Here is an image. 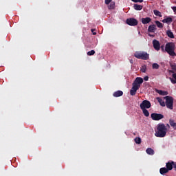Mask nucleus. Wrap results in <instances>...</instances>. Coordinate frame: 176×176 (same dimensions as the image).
Returning a JSON list of instances; mask_svg holds the SVG:
<instances>
[{"instance_id": "bb28decb", "label": "nucleus", "mask_w": 176, "mask_h": 176, "mask_svg": "<svg viewBox=\"0 0 176 176\" xmlns=\"http://www.w3.org/2000/svg\"><path fill=\"white\" fill-rule=\"evenodd\" d=\"M155 24H156L157 27H158V28H163V23H162V22H160L159 21H156Z\"/></svg>"}, {"instance_id": "f8f14e48", "label": "nucleus", "mask_w": 176, "mask_h": 176, "mask_svg": "<svg viewBox=\"0 0 176 176\" xmlns=\"http://www.w3.org/2000/svg\"><path fill=\"white\" fill-rule=\"evenodd\" d=\"M155 91L156 93L160 94V96H168V92L167 91L156 89Z\"/></svg>"}, {"instance_id": "e433bc0d", "label": "nucleus", "mask_w": 176, "mask_h": 176, "mask_svg": "<svg viewBox=\"0 0 176 176\" xmlns=\"http://www.w3.org/2000/svg\"><path fill=\"white\" fill-rule=\"evenodd\" d=\"M172 10H173L174 13H176V7H172Z\"/></svg>"}, {"instance_id": "f03ea898", "label": "nucleus", "mask_w": 176, "mask_h": 176, "mask_svg": "<svg viewBox=\"0 0 176 176\" xmlns=\"http://www.w3.org/2000/svg\"><path fill=\"white\" fill-rule=\"evenodd\" d=\"M175 44L173 42H170L166 44L165 45V51L167 52L169 56H176L175 54Z\"/></svg>"}, {"instance_id": "0eeeda50", "label": "nucleus", "mask_w": 176, "mask_h": 176, "mask_svg": "<svg viewBox=\"0 0 176 176\" xmlns=\"http://www.w3.org/2000/svg\"><path fill=\"white\" fill-rule=\"evenodd\" d=\"M126 23L131 27H135V25H138V21L134 18H129L126 20Z\"/></svg>"}, {"instance_id": "39448f33", "label": "nucleus", "mask_w": 176, "mask_h": 176, "mask_svg": "<svg viewBox=\"0 0 176 176\" xmlns=\"http://www.w3.org/2000/svg\"><path fill=\"white\" fill-rule=\"evenodd\" d=\"M144 83V78L141 77H137L133 81L132 86H135L140 89L141 87V85Z\"/></svg>"}, {"instance_id": "6ab92c4d", "label": "nucleus", "mask_w": 176, "mask_h": 176, "mask_svg": "<svg viewBox=\"0 0 176 176\" xmlns=\"http://www.w3.org/2000/svg\"><path fill=\"white\" fill-rule=\"evenodd\" d=\"M146 153H147V155H150L151 156L155 155V151L153 149H152V148H148L146 150Z\"/></svg>"}, {"instance_id": "412c9836", "label": "nucleus", "mask_w": 176, "mask_h": 176, "mask_svg": "<svg viewBox=\"0 0 176 176\" xmlns=\"http://www.w3.org/2000/svg\"><path fill=\"white\" fill-rule=\"evenodd\" d=\"M157 100L160 104L161 105V107H166V102H164L163 99H162L161 98H157Z\"/></svg>"}, {"instance_id": "4468645a", "label": "nucleus", "mask_w": 176, "mask_h": 176, "mask_svg": "<svg viewBox=\"0 0 176 176\" xmlns=\"http://www.w3.org/2000/svg\"><path fill=\"white\" fill-rule=\"evenodd\" d=\"M162 23H166V24H171L173 23V18L166 17L162 20Z\"/></svg>"}, {"instance_id": "c85d7f7f", "label": "nucleus", "mask_w": 176, "mask_h": 176, "mask_svg": "<svg viewBox=\"0 0 176 176\" xmlns=\"http://www.w3.org/2000/svg\"><path fill=\"white\" fill-rule=\"evenodd\" d=\"M94 54H96V51L93 50L87 52V56H94Z\"/></svg>"}, {"instance_id": "20e7f679", "label": "nucleus", "mask_w": 176, "mask_h": 176, "mask_svg": "<svg viewBox=\"0 0 176 176\" xmlns=\"http://www.w3.org/2000/svg\"><path fill=\"white\" fill-rule=\"evenodd\" d=\"M164 99L166 100L165 105L168 109H173V105H174V98L170 96H166L164 97Z\"/></svg>"}, {"instance_id": "4c0bfd02", "label": "nucleus", "mask_w": 176, "mask_h": 176, "mask_svg": "<svg viewBox=\"0 0 176 176\" xmlns=\"http://www.w3.org/2000/svg\"><path fill=\"white\" fill-rule=\"evenodd\" d=\"M173 167H174V168H176V164H175V162H173Z\"/></svg>"}, {"instance_id": "9d476101", "label": "nucleus", "mask_w": 176, "mask_h": 176, "mask_svg": "<svg viewBox=\"0 0 176 176\" xmlns=\"http://www.w3.org/2000/svg\"><path fill=\"white\" fill-rule=\"evenodd\" d=\"M140 88H138V87H135V85H132V88L130 90V94L131 96H135L137 94V90H138Z\"/></svg>"}, {"instance_id": "aec40b11", "label": "nucleus", "mask_w": 176, "mask_h": 176, "mask_svg": "<svg viewBox=\"0 0 176 176\" xmlns=\"http://www.w3.org/2000/svg\"><path fill=\"white\" fill-rule=\"evenodd\" d=\"M169 124L171 127H173L174 130H176V122L173 119L169 120Z\"/></svg>"}, {"instance_id": "f3484780", "label": "nucleus", "mask_w": 176, "mask_h": 176, "mask_svg": "<svg viewBox=\"0 0 176 176\" xmlns=\"http://www.w3.org/2000/svg\"><path fill=\"white\" fill-rule=\"evenodd\" d=\"M173 78L170 77L169 79L173 85L176 84V73L172 74Z\"/></svg>"}, {"instance_id": "2eb2a0df", "label": "nucleus", "mask_w": 176, "mask_h": 176, "mask_svg": "<svg viewBox=\"0 0 176 176\" xmlns=\"http://www.w3.org/2000/svg\"><path fill=\"white\" fill-rule=\"evenodd\" d=\"M148 32H155L156 31V25H151L148 26Z\"/></svg>"}, {"instance_id": "b1692460", "label": "nucleus", "mask_w": 176, "mask_h": 176, "mask_svg": "<svg viewBox=\"0 0 176 176\" xmlns=\"http://www.w3.org/2000/svg\"><path fill=\"white\" fill-rule=\"evenodd\" d=\"M142 111L143 112V115H144L146 118L149 116V111L146 109H142Z\"/></svg>"}, {"instance_id": "1a4fd4ad", "label": "nucleus", "mask_w": 176, "mask_h": 176, "mask_svg": "<svg viewBox=\"0 0 176 176\" xmlns=\"http://www.w3.org/2000/svg\"><path fill=\"white\" fill-rule=\"evenodd\" d=\"M153 45L155 50L159 51L160 50V43L159 41L155 39L153 41Z\"/></svg>"}, {"instance_id": "423d86ee", "label": "nucleus", "mask_w": 176, "mask_h": 176, "mask_svg": "<svg viewBox=\"0 0 176 176\" xmlns=\"http://www.w3.org/2000/svg\"><path fill=\"white\" fill-rule=\"evenodd\" d=\"M152 107L149 100H144L140 104V109H149Z\"/></svg>"}, {"instance_id": "58836bf2", "label": "nucleus", "mask_w": 176, "mask_h": 176, "mask_svg": "<svg viewBox=\"0 0 176 176\" xmlns=\"http://www.w3.org/2000/svg\"><path fill=\"white\" fill-rule=\"evenodd\" d=\"M166 126H167L168 127H170V124H167Z\"/></svg>"}, {"instance_id": "9b49d317", "label": "nucleus", "mask_w": 176, "mask_h": 176, "mask_svg": "<svg viewBox=\"0 0 176 176\" xmlns=\"http://www.w3.org/2000/svg\"><path fill=\"white\" fill-rule=\"evenodd\" d=\"M152 21V19L150 17H146L142 19V24H149Z\"/></svg>"}, {"instance_id": "f257e3e1", "label": "nucleus", "mask_w": 176, "mask_h": 176, "mask_svg": "<svg viewBox=\"0 0 176 176\" xmlns=\"http://www.w3.org/2000/svg\"><path fill=\"white\" fill-rule=\"evenodd\" d=\"M167 134V127L163 123H160L157 125L155 135L159 138H163Z\"/></svg>"}, {"instance_id": "393cba45", "label": "nucleus", "mask_w": 176, "mask_h": 176, "mask_svg": "<svg viewBox=\"0 0 176 176\" xmlns=\"http://www.w3.org/2000/svg\"><path fill=\"white\" fill-rule=\"evenodd\" d=\"M166 35H168V38H174V34L170 30L166 32Z\"/></svg>"}, {"instance_id": "c756f323", "label": "nucleus", "mask_w": 176, "mask_h": 176, "mask_svg": "<svg viewBox=\"0 0 176 176\" xmlns=\"http://www.w3.org/2000/svg\"><path fill=\"white\" fill-rule=\"evenodd\" d=\"M140 71L141 72H143L144 74H145V72H146V65L142 66Z\"/></svg>"}, {"instance_id": "6e6552de", "label": "nucleus", "mask_w": 176, "mask_h": 176, "mask_svg": "<svg viewBox=\"0 0 176 176\" xmlns=\"http://www.w3.org/2000/svg\"><path fill=\"white\" fill-rule=\"evenodd\" d=\"M151 118L153 120L158 121L162 120V119H164V116L157 113H153L151 115Z\"/></svg>"}, {"instance_id": "ea45409f", "label": "nucleus", "mask_w": 176, "mask_h": 176, "mask_svg": "<svg viewBox=\"0 0 176 176\" xmlns=\"http://www.w3.org/2000/svg\"><path fill=\"white\" fill-rule=\"evenodd\" d=\"M131 63H133V60H131Z\"/></svg>"}, {"instance_id": "2f4dec72", "label": "nucleus", "mask_w": 176, "mask_h": 176, "mask_svg": "<svg viewBox=\"0 0 176 176\" xmlns=\"http://www.w3.org/2000/svg\"><path fill=\"white\" fill-rule=\"evenodd\" d=\"M135 142L136 144H141V139H140V138H135Z\"/></svg>"}, {"instance_id": "a211bd4d", "label": "nucleus", "mask_w": 176, "mask_h": 176, "mask_svg": "<svg viewBox=\"0 0 176 176\" xmlns=\"http://www.w3.org/2000/svg\"><path fill=\"white\" fill-rule=\"evenodd\" d=\"M168 171L169 170L166 167L161 168L160 169V173L162 175H164V174H167V173H168Z\"/></svg>"}, {"instance_id": "7c9ffc66", "label": "nucleus", "mask_w": 176, "mask_h": 176, "mask_svg": "<svg viewBox=\"0 0 176 176\" xmlns=\"http://www.w3.org/2000/svg\"><path fill=\"white\" fill-rule=\"evenodd\" d=\"M170 67L172 68L173 71L176 72V64L175 63H170Z\"/></svg>"}, {"instance_id": "cd10ccee", "label": "nucleus", "mask_w": 176, "mask_h": 176, "mask_svg": "<svg viewBox=\"0 0 176 176\" xmlns=\"http://www.w3.org/2000/svg\"><path fill=\"white\" fill-rule=\"evenodd\" d=\"M152 68L153 69H159V68H160V65H159L157 63H153L152 65Z\"/></svg>"}, {"instance_id": "473e14b6", "label": "nucleus", "mask_w": 176, "mask_h": 176, "mask_svg": "<svg viewBox=\"0 0 176 176\" xmlns=\"http://www.w3.org/2000/svg\"><path fill=\"white\" fill-rule=\"evenodd\" d=\"M132 2H135V3H137L140 2V3H142V2H144V0H131Z\"/></svg>"}, {"instance_id": "4be33fe9", "label": "nucleus", "mask_w": 176, "mask_h": 176, "mask_svg": "<svg viewBox=\"0 0 176 176\" xmlns=\"http://www.w3.org/2000/svg\"><path fill=\"white\" fill-rule=\"evenodd\" d=\"M142 8L143 6L140 4L133 5V9H135V10H142Z\"/></svg>"}, {"instance_id": "a878e982", "label": "nucleus", "mask_w": 176, "mask_h": 176, "mask_svg": "<svg viewBox=\"0 0 176 176\" xmlns=\"http://www.w3.org/2000/svg\"><path fill=\"white\" fill-rule=\"evenodd\" d=\"M153 13L155 16H158V17H162V12L157 10H154Z\"/></svg>"}, {"instance_id": "5701e85b", "label": "nucleus", "mask_w": 176, "mask_h": 176, "mask_svg": "<svg viewBox=\"0 0 176 176\" xmlns=\"http://www.w3.org/2000/svg\"><path fill=\"white\" fill-rule=\"evenodd\" d=\"M108 9L109 10H112L115 9V2L111 1L110 3V4L108 6Z\"/></svg>"}, {"instance_id": "c9c22d12", "label": "nucleus", "mask_w": 176, "mask_h": 176, "mask_svg": "<svg viewBox=\"0 0 176 176\" xmlns=\"http://www.w3.org/2000/svg\"><path fill=\"white\" fill-rule=\"evenodd\" d=\"M91 32H93V35H96L97 33L94 32V31H95L94 29H91Z\"/></svg>"}, {"instance_id": "ddd939ff", "label": "nucleus", "mask_w": 176, "mask_h": 176, "mask_svg": "<svg viewBox=\"0 0 176 176\" xmlns=\"http://www.w3.org/2000/svg\"><path fill=\"white\" fill-rule=\"evenodd\" d=\"M173 164L174 162L173 161L171 162H167L166 164V167L169 171H171V170H173Z\"/></svg>"}, {"instance_id": "f704fd0d", "label": "nucleus", "mask_w": 176, "mask_h": 176, "mask_svg": "<svg viewBox=\"0 0 176 176\" xmlns=\"http://www.w3.org/2000/svg\"><path fill=\"white\" fill-rule=\"evenodd\" d=\"M144 80L148 81L149 80V77L148 76H146L144 77Z\"/></svg>"}, {"instance_id": "dca6fc26", "label": "nucleus", "mask_w": 176, "mask_h": 176, "mask_svg": "<svg viewBox=\"0 0 176 176\" xmlns=\"http://www.w3.org/2000/svg\"><path fill=\"white\" fill-rule=\"evenodd\" d=\"M113 97H122L123 96V91H116L113 94Z\"/></svg>"}, {"instance_id": "72a5a7b5", "label": "nucleus", "mask_w": 176, "mask_h": 176, "mask_svg": "<svg viewBox=\"0 0 176 176\" xmlns=\"http://www.w3.org/2000/svg\"><path fill=\"white\" fill-rule=\"evenodd\" d=\"M112 2V0H104V3L106 5H109Z\"/></svg>"}, {"instance_id": "7ed1b4c3", "label": "nucleus", "mask_w": 176, "mask_h": 176, "mask_svg": "<svg viewBox=\"0 0 176 176\" xmlns=\"http://www.w3.org/2000/svg\"><path fill=\"white\" fill-rule=\"evenodd\" d=\"M134 57L139 60H149V55L145 52L137 51L134 54Z\"/></svg>"}]
</instances>
